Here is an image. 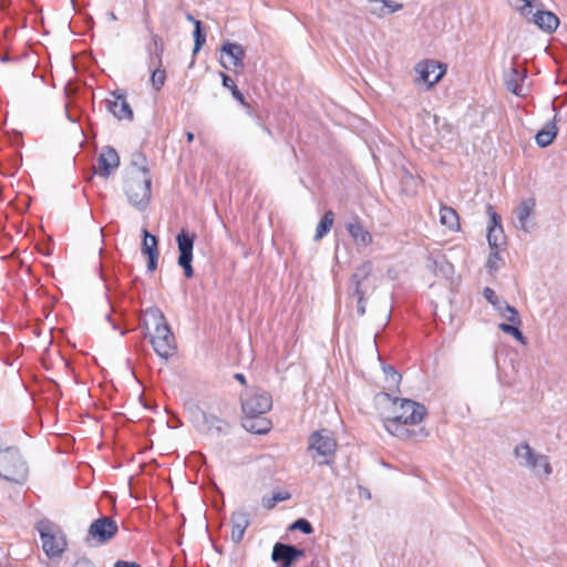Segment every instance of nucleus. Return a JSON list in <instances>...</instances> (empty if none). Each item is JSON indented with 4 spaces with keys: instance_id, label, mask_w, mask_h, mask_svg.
<instances>
[{
    "instance_id": "f257e3e1",
    "label": "nucleus",
    "mask_w": 567,
    "mask_h": 567,
    "mask_svg": "<svg viewBox=\"0 0 567 567\" xmlns=\"http://www.w3.org/2000/svg\"><path fill=\"white\" fill-rule=\"evenodd\" d=\"M426 415V409L423 404H420L413 400L403 399L400 404V413L393 417L384 420L385 430L394 436L403 440H409L412 436L420 433L425 436L424 429H420L417 432L408 429V425H414L420 423Z\"/></svg>"
},
{
    "instance_id": "f03ea898",
    "label": "nucleus",
    "mask_w": 567,
    "mask_h": 567,
    "mask_svg": "<svg viewBox=\"0 0 567 567\" xmlns=\"http://www.w3.org/2000/svg\"><path fill=\"white\" fill-rule=\"evenodd\" d=\"M143 324L148 329L154 327L151 343L157 355L168 359L175 352V338L163 312L157 307L147 308L144 312Z\"/></svg>"
},
{
    "instance_id": "7ed1b4c3",
    "label": "nucleus",
    "mask_w": 567,
    "mask_h": 567,
    "mask_svg": "<svg viewBox=\"0 0 567 567\" xmlns=\"http://www.w3.org/2000/svg\"><path fill=\"white\" fill-rule=\"evenodd\" d=\"M152 178L147 166L131 171L124 181V190L130 204L138 210H144L152 196Z\"/></svg>"
},
{
    "instance_id": "20e7f679",
    "label": "nucleus",
    "mask_w": 567,
    "mask_h": 567,
    "mask_svg": "<svg viewBox=\"0 0 567 567\" xmlns=\"http://www.w3.org/2000/svg\"><path fill=\"white\" fill-rule=\"evenodd\" d=\"M513 454L520 467L529 470L537 477L548 478L553 472L548 456L536 452L527 442L517 444Z\"/></svg>"
},
{
    "instance_id": "39448f33",
    "label": "nucleus",
    "mask_w": 567,
    "mask_h": 567,
    "mask_svg": "<svg viewBox=\"0 0 567 567\" xmlns=\"http://www.w3.org/2000/svg\"><path fill=\"white\" fill-rule=\"evenodd\" d=\"M0 476L17 484H23L27 481L28 466L18 449L0 450Z\"/></svg>"
},
{
    "instance_id": "423d86ee",
    "label": "nucleus",
    "mask_w": 567,
    "mask_h": 567,
    "mask_svg": "<svg viewBox=\"0 0 567 567\" xmlns=\"http://www.w3.org/2000/svg\"><path fill=\"white\" fill-rule=\"evenodd\" d=\"M240 403L245 416H260L271 410L272 398L267 391L250 386L240 394Z\"/></svg>"
},
{
    "instance_id": "0eeeda50",
    "label": "nucleus",
    "mask_w": 567,
    "mask_h": 567,
    "mask_svg": "<svg viewBox=\"0 0 567 567\" xmlns=\"http://www.w3.org/2000/svg\"><path fill=\"white\" fill-rule=\"evenodd\" d=\"M372 269V262L365 261L355 268V271L352 274L350 279L348 292L351 296L358 297L357 312L359 316H363L365 313V295L368 293V290L372 288L369 284Z\"/></svg>"
},
{
    "instance_id": "6e6552de",
    "label": "nucleus",
    "mask_w": 567,
    "mask_h": 567,
    "mask_svg": "<svg viewBox=\"0 0 567 567\" xmlns=\"http://www.w3.org/2000/svg\"><path fill=\"white\" fill-rule=\"evenodd\" d=\"M37 529L42 540V548L49 557H59L64 551L66 542L55 526L40 522Z\"/></svg>"
},
{
    "instance_id": "1a4fd4ad",
    "label": "nucleus",
    "mask_w": 567,
    "mask_h": 567,
    "mask_svg": "<svg viewBox=\"0 0 567 567\" xmlns=\"http://www.w3.org/2000/svg\"><path fill=\"white\" fill-rule=\"evenodd\" d=\"M195 238V234H190L186 229H182L176 236L177 248L179 251L177 264L183 268L186 278H192L194 276L192 261Z\"/></svg>"
},
{
    "instance_id": "9d476101",
    "label": "nucleus",
    "mask_w": 567,
    "mask_h": 567,
    "mask_svg": "<svg viewBox=\"0 0 567 567\" xmlns=\"http://www.w3.org/2000/svg\"><path fill=\"white\" fill-rule=\"evenodd\" d=\"M117 523L107 516H102L89 527L87 535L99 544H105L111 540L117 533Z\"/></svg>"
},
{
    "instance_id": "9b49d317",
    "label": "nucleus",
    "mask_w": 567,
    "mask_h": 567,
    "mask_svg": "<svg viewBox=\"0 0 567 567\" xmlns=\"http://www.w3.org/2000/svg\"><path fill=\"white\" fill-rule=\"evenodd\" d=\"M309 450L316 451V453L322 457L334 455L337 442L332 432L327 429H322L312 433L309 439Z\"/></svg>"
},
{
    "instance_id": "f8f14e48",
    "label": "nucleus",
    "mask_w": 567,
    "mask_h": 567,
    "mask_svg": "<svg viewBox=\"0 0 567 567\" xmlns=\"http://www.w3.org/2000/svg\"><path fill=\"white\" fill-rule=\"evenodd\" d=\"M220 64L224 69H243L244 68V59L246 56L245 50L243 45L238 43H234L230 41H226L223 43L220 48Z\"/></svg>"
},
{
    "instance_id": "ddd939ff",
    "label": "nucleus",
    "mask_w": 567,
    "mask_h": 567,
    "mask_svg": "<svg viewBox=\"0 0 567 567\" xmlns=\"http://www.w3.org/2000/svg\"><path fill=\"white\" fill-rule=\"evenodd\" d=\"M303 555V549L278 542L272 547L271 559L278 564V567H292L293 563Z\"/></svg>"
},
{
    "instance_id": "4468645a",
    "label": "nucleus",
    "mask_w": 567,
    "mask_h": 567,
    "mask_svg": "<svg viewBox=\"0 0 567 567\" xmlns=\"http://www.w3.org/2000/svg\"><path fill=\"white\" fill-rule=\"evenodd\" d=\"M485 299L493 305V307L499 312V315L512 323H520V317L518 311L508 305L504 299L496 296L495 291L486 287L483 290Z\"/></svg>"
},
{
    "instance_id": "2eb2a0df",
    "label": "nucleus",
    "mask_w": 567,
    "mask_h": 567,
    "mask_svg": "<svg viewBox=\"0 0 567 567\" xmlns=\"http://www.w3.org/2000/svg\"><path fill=\"white\" fill-rule=\"evenodd\" d=\"M111 96L112 99L106 100L107 110L120 121H132L134 113L131 105L126 101L125 94L123 92L115 91L111 94Z\"/></svg>"
},
{
    "instance_id": "dca6fc26",
    "label": "nucleus",
    "mask_w": 567,
    "mask_h": 567,
    "mask_svg": "<svg viewBox=\"0 0 567 567\" xmlns=\"http://www.w3.org/2000/svg\"><path fill=\"white\" fill-rule=\"evenodd\" d=\"M415 70L420 74L419 80L426 83L427 87H431L441 80L446 69L435 61H426L419 63Z\"/></svg>"
},
{
    "instance_id": "f3484780",
    "label": "nucleus",
    "mask_w": 567,
    "mask_h": 567,
    "mask_svg": "<svg viewBox=\"0 0 567 567\" xmlns=\"http://www.w3.org/2000/svg\"><path fill=\"white\" fill-rule=\"evenodd\" d=\"M230 524H231V535H230L231 540L235 544H239L243 540L245 532L250 524L249 513L244 508H239V509L235 511L231 514Z\"/></svg>"
},
{
    "instance_id": "a211bd4d",
    "label": "nucleus",
    "mask_w": 567,
    "mask_h": 567,
    "mask_svg": "<svg viewBox=\"0 0 567 567\" xmlns=\"http://www.w3.org/2000/svg\"><path fill=\"white\" fill-rule=\"evenodd\" d=\"M120 165V157L117 152L111 147L106 146L102 150L101 154L97 157V168L96 173L100 176L107 177L111 172Z\"/></svg>"
},
{
    "instance_id": "6ab92c4d",
    "label": "nucleus",
    "mask_w": 567,
    "mask_h": 567,
    "mask_svg": "<svg viewBox=\"0 0 567 567\" xmlns=\"http://www.w3.org/2000/svg\"><path fill=\"white\" fill-rule=\"evenodd\" d=\"M526 79V72L524 69L519 70L517 66H513L504 75V83L506 89L517 96H524L523 83Z\"/></svg>"
},
{
    "instance_id": "aec40b11",
    "label": "nucleus",
    "mask_w": 567,
    "mask_h": 567,
    "mask_svg": "<svg viewBox=\"0 0 567 567\" xmlns=\"http://www.w3.org/2000/svg\"><path fill=\"white\" fill-rule=\"evenodd\" d=\"M403 6L391 0H368L365 11L377 18L401 10Z\"/></svg>"
},
{
    "instance_id": "412c9836",
    "label": "nucleus",
    "mask_w": 567,
    "mask_h": 567,
    "mask_svg": "<svg viewBox=\"0 0 567 567\" xmlns=\"http://www.w3.org/2000/svg\"><path fill=\"white\" fill-rule=\"evenodd\" d=\"M199 431L210 434L226 435L229 432V424L216 415L206 414V419L204 420Z\"/></svg>"
},
{
    "instance_id": "4be33fe9",
    "label": "nucleus",
    "mask_w": 567,
    "mask_h": 567,
    "mask_svg": "<svg viewBox=\"0 0 567 567\" xmlns=\"http://www.w3.org/2000/svg\"><path fill=\"white\" fill-rule=\"evenodd\" d=\"M503 240V227L501 217L496 213H492L491 224L488 225L487 241L492 250H497Z\"/></svg>"
},
{
    "instance_id": "5701e85b",
    "label": "nucleus",
    "mask_w": 567,
    "mask_h": 567,
    "mask_svg": "<svg viewBox=\"0 0 567 567\" xmlns=\"http://www.w3.org/2000/svg\"><path fill=\"white\" fill-rule=\"evenodd\" d=\"M535 207V200L533 198H528L523 200L519 206L515 210L516 224L515 226L518 229L524 231H528L527 220Z\"/></svg>"
},
{
    "instance_id": "b1692460",
    "label": "nucleus",
    "mask_w": 567,
    "mask_h": 567,
    "mask_svg": "<svg viewBox=\"0 0 567 567\" xmlns=\"http://www.w3.org/2000/svg\"><path fill=\"white\" fill-rule=\"evenodd\" d=\"M243 426L256 434H265L270 430V422L265 417L245 416Z\"/></svg>"
},
{
    "instance_id": "393cba45",
    "label": "nucleus",
    "mask_w": 567,
    "mask_h": 567,
    "mask_svg": "<svg viewBox=\"0 0 567 567\" xmlns=\"http://www.w3.org/2000/svg\"><path fill=\"white\" fill-rule=\"evenodd\" d=\"M347 229L357 244L367 247L372 243L371 234L359 223L348 224Z\"/></svg>"
},
{
    "instance_id": "a878e982",
    "label": "nucleus",
    "mask_w": 567,
    "mask_h": 567,
    "mask_svg": "<svg viewBox=\"0 0 567 567\" xmlns=\"http://www.w3.org/2000/svg\"><path fill=\"white\" fill-rule=\"evenodd\" d=\"M557 135V127L554 122H548L535 136L536 143L540 147L550 145Z\"/></svg>"
},
{
    "instance_id": "bb28decb",
    "label": "nucleus",
    "mask_w": 567,
    "mask_h": 567,
    "mask_svg": "<svg viewBox=\"0 0 567 567\" xmlns=\"http://www.w3.org/2000/svg\"><path fill=\"white\" fill-rule=\"evenodd\" d=\"M440 221L450 229H455L458 226V216L453 208L442 206L440 209Z\"/></svg>"
},
{
    "instance_id": "cd10ccee",
    "label": "nucleus",
    "mask_w": 567,
    "mask_h": 567,
    "mask_svg": "<svg viewBox=\"0 0 567 567\" xmlns=\"http://www.w3.org/2000/svg\"><path fill=\"white\" fill-rule=\"evenodd\" d=\"M333 218H334V215L331 210H328L323 214V216L321 217V219L317 226V229H316V235H315L316 240L321 239L323 236H326L330 231V229L333 225Z\"/></svg>"
},
{
    "instance_id": "c85d7f7f",
    "label": "nucleus",
    "mask_w": 567,
    "mask_h": 567,
    "mask_svg": "<svg viewBox=\"0 0 567 567\" xmlns=\"http://www.w3.org/2000/svg\"><path fill=\"white\" fill-rule=\"evenodd\" d=\"M157 246L158 240L156 236L150 234L147 229H143L142 254L145 256H151L152 254H159Z\"/></svg>"
},
{
    "instance_id": "c756f323",
    "label": "nucleus",
    "mask_w": 567,
    "mask_h": 567,
    "mask_svg": "<svg viewBox=\"0 0 567 567\" xmlns=\"http://www.w3.org/2000/svg\"><path fill=\"white\" fill-rule=\"evenodd\" d=\"M194 49H193V55H196L204 43L206 42V33L203 28V23L199 20H194Z\"/></svg>"
},
{
    "instance_id": "7c9ffc66",
    "label": "nucleus",
    "mask_w": 567,
    "mask_h": 567,
    "mask_svg": "<svg viewBox=\"0 0 567 567\" xmlns=\"http://www.w3.org/2000/svg\"><path fill=\"white\" fill-rule=\"evenodd\" d=\"M429 267L433 268L435 274H442L444 277L450 276L453 272V265L446 261L444 258L441 260L429 259Z\"/></svg>"
},
{
    "instance_id": "2f4dec72",
    "label": "nucleus",
    "mask_w": 567,
    "mask_h": 567,
    "mask_svg": "<svg viewBox=\"0 0 567 567\" xmlns=\"http://www.w3.org/2000/svg\"><path fill=\"white\" fill-rule=\"evenodd\" d=\"M188 414H189V420L190 422L198 429L200 430L203 423H204V420L206 419V412L200 409L198 405L194 404L192 406L188 408Z\"/></svg>"
},
{
    "instance_id": "473e14b6",
    "label": "nucleus",
    "mask_w": 567,
    "mask_h": 567,
    "mask_svg": "<svg viewBox=\"0 0 567 567\" xmlns=\"http://www.w3.org/2000/svg\"><path fill=\"white\" fill-rule=\"evenodd\" d=\"M383 372L385 374L386 388L389 390L399 385L401 374L392 365L383 367Z\"/></svg>"
},
{
    "instance_id": "72a5a7b5",
    "label": "nucleus",
    "mask_w": 567,
    "mask_h": 567,
    "mask_svg": "<svg viewBox=\"0 0 567 567\" xmlns=\"http://www.w3.org/2000/svg\"><path fill=\"white\" fill-rule=\"evenodd\" d=\"M520 323H513V324H508V323H499L498 324V329L507 334H511L513 336L516 340L520 341V342H525V337L523 334V332L519 330L518 326Z\"/></svg>"
},
{
    "instance_id": "f704fd0d",
    "label": "nucleus",
    "mask_w": 567,
    "mask_h": 567,
    "mask_svg": "<svg viewBox=\"0 0 567 567\" xmlns=\"http://www.w3.org/2000/svg\"><path fill=\"white\" fill-rule=\"evenodd\" d=\"M290 497V494L288 492H277L274 493L271 497H264L262 498V505L264 507L271 509L276 506L277 503L286 501Z\"/></svg>"
},
{
    "instance_id": "c9c22d12",
    "label": "nucleus",
    "mask_w": 567,
    "mask_h": 567,
    "mask_svg": "<svg viewBox=\"0 0 567 567\" xmlns=\"http://www.w3.org/2000/svg\"><path fill=\"white\" fill-rule=\"evenodd\" d=\"M220 75H221L223 85L231 91V94H233V96L236 100L243 102L244 101V95L238 90V87L235 84L234 80L229 75H227L225 73H221Z\"/></svg>"
},
{
    "instance_id": "e433bc0d",
    "label": "nucleus",
    "mask_w": 567,
    "mask_h": 567,
    "mask_svg": "<svg viewBox=\"0 0 567 567\" xmlns=\"http://www.w3.org/2000/svg\"><path fill=\"white\" fill-rule=\"evenodd\" d=\"M159 66L161 65L158 64V66L155 70H153L151 76L152 85L156 91H159L162 89L166 79L165 71L162 70Z\"/></svg>"
},
{
    "instance_id": "4c0bfd02",
    "label": "nucleus",
    "mask_w": 567,
    "mask_h": 567,
    "mask_svg": "<svg viewBox=\"0 0 567 567\" xmlns=\"http://www.w3.org/2000/svg\"><path fill=\"white\" fill-rule=\"evenodd\" d=\"M153 41V52H151V55L154 54L157 59V64H162V54L164 51L163 41L162 38L157 34H154L153 32L150 33Z\"/></svg>"
},
{
    "instance_id": "58836bf2",
    "label": "nucleus",
    "mask_w": 567,
    "mask_h": 567,
    "mask_svg": "<svg viewBox=\"0 0 567 567\" xmlns=\"http://www.w3.org/2000/svg\"><path fill=\"white\" fill-rule=\"evenodd\" d=\"M289 529L290 530L298 529L307 535H310L313 533V527H312L311 523L306 518H298L290 525Z\"/></svg>"
},
{
    "instance_id": "ea45409f",
    "label": "nucleus",
    "mask_w": 567,
    "mask_h": 567,
    "mask_svg": "<svg viewBox=\"0 0 567 567\" xmlns=\"http://www.w3.org/2000/svg\"><path fill=\"white\" fill-rule=\"evenodd\" d=\"M131 164L133 169L137 171L141 166H146V157L141 152H134L132 154Z\"/></svg>"
},
{
    "instance_id": "a19ab883",
    "label": "nucleus",
    "mask_w": 567,
    "mask_h": 567,
    "mask_svg": "<svg viewBox=\"0 0 567 567\" xmlns=\"http://www.w3.org/2000/svg\"><path fill=\"white\" fill-rule=\"evenodd\" d=\"M499 260V252L497 250H493L488 258H487V262H486V267L488 268V270L492 272V271H496L498 269V265H497V261Z\"/></svg>"
},
{
    "instance_id": "79ce46f5",
    "label": "nucleus",
    "mask_w": 567,
    "mask_h": 567,
    "mask_svg": "<svg viewBox=\"0 0 567 567\" xmlns=\"http://www.w3.org/2000/svg\"><path fill=\"white\" fill-rule=\"evenodd\" d=\"M142 16H143L142 21H143V24L145 25V29L150 33H152L153 28H152V22H151V14H150V11H148V8L146 4H144Z\"/></svg>"
},
{
    "instance_id": "37998d69",
    "label": "nucleus",
    "mask_w": 567,
    "mask_h": 567,
    "mask_svg": "<svg viewBox=\"0 0 567 567\" xmlns=\"http://www.w3.org/2000/svg\"><path fill=\"white\" fill-rule=\"evenodd\" d=\"M159 254H152L151 256H147V270L154 271L157 268V261H158Z\"/></svg>"
},
{
    "instance_id": "c03bdc74",
    "label": "nucleus",
    "mask_w": 567,
    "mask_h": 567,
    "mask_svg": "<svg viewBox=\"0 0 567 567\" xmlns=\"http://www.w3.org/2000/svg\"><path fill=\"white\" fill-rule=\"evenodd\" d=\"M114 567H142V566L135 561L117 560L114 564Z\"/></svg>"
},
{
    "instance_id": "a18cd8bd",
    "label": "nucleus",
    "mask_w": 567,
    "mask_h": 567,
    "mask_svg": "<svg viewBox=\"0 0 567 567\" xmlns=\"http://www.w3.org/2000/svg\"><path fill=\"white\" fill-rule=\"evenodd\" d=\"M359 494H360V496H364L367 499L371 498V493L365 487L359 486Z\"/></svg>"
},
{
    "instance_id": "49530a36",
    "label": "nucleus",
    "mask_w": 567,
    "mask_h": 567,
    "mask_svg": "<svg viewBox=\"0 0 567 567\" xmlns=\"http://www.w3.org/2000/svg\"><path fill=\"white\" fill-rule=\"evenodd\" d=\"M234 378L243 385H246V377L243 373H236Z\"/></svg>"
},
{
    "instance_id": "de8ad7c7",
    "label": "nucleus",
    "mask_w": 567,
    "mask_h": 567,
    "mask_svg": "<svg viewBox=\"0 0 567 567\" xmlns=\"http://www.w3.org/2000/svg\"><path fill=\"white\" fill-rule=\"evenodd\" d=\"M107 17H109L110 21H117V19H118L117 16L113 11L109 12Z\"/></svg>"
},
{
    "instance_id": "09e8293b",
    "label": "nucleus",
    "mask_w": 567,
    "mask_h": 567,
    "mask_svg": "<svg viewBox=\"0 0 567 567\" xmlns=\"http://www.w3.org/2000/svg\"><path fill=\"white\" fill-rule=\"evenodd\" d=\"M186 140L188 143L193 142L194 141V134L192 132H186Z\"/></svg>"
},
{
    "instance_id": "8fccbe9b",
    "label": "nucleus",
    "mask_w": 567,
    "mask_h": 567,
    "mask_svg": "<svg viewBox=\"0 0 567 567\" xmlns=\"http://www.w3.org/2000/svg\"><path fill=\"white\" fill-rule=\"evenodd\" d=\"M105 318H106L107 321H110L112 323L113 329L116 330L117 329V324L114 321H112L111 315H106Z\"/></svg>"
},
{
    "instance_id": "3c124183",
    "label": "nucleus",
    "mask_w": 567,
    "mask_h": 567,
    "mask_svg": "<svg viewBox=\"0 0 567 567\" xmlns=\"http://www.w3.org/2000/svg\"><path fill=\"white\" fill-rule=\"evenodd\" d=\"M187 20L188 21H192L194 23V20H196L192 14H187Z\"/></svg>"
},
{
    "instance_id": "603ef678",
    "label": "nucleus",
    "mask_w": 567,
    "mask_h": 567,
    "mask_svg": "<svg viewBox=\"0 0 567 567\" xmlns=\"http://www.w3.org/2000/svg\"><path fill=\"white\" fill-rule=\"evenodd\" d=\"M264 130H265L268 134H271L270 130H269L267 126H265V127H264Z\"/></svg>"
},
{
    "instance_id": "864d4df0",
    "label": "nucleus",
    "mask_w": 567,
    "mask_h": 567,
    "mask_svg": "<svg viewBox=\"0 0 567 567\" xmlns=\"http://www.w3.org/2000/svg\"><path fill=\"white\" fill-rule=\"evenodd\" d=\"M320 464H329V461L324 460V461L320 462Z\"/></svg>"
},
{
    "instance_id": "5fc2aeb1",
    "label": "nucleus",
    "mask_w": 567,
    "mask_h": 567,
    "mask_svg": "<svg viewBox=\"0 0 567 567\" xmlns=\"http://www.w3.org/2000/svg\"><path fill=\"white\" fill-rule=\"evenodd\" d=\"M434 122L437 123L439 118L436 116L433 117Z\"/></svg>"
}]
</instances>
